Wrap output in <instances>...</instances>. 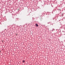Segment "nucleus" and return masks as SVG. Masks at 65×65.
<instances>
[{"label": "nucleus", "instance_id": "nucleus-1", "mask_svg": "<svg viewBox=\"0 0 65 65\" xmlns=\"http://www.w3.org/2000/svg\"><path fill=\"white\" fill-rule=\"evenodd\" d=\"M64 16V14H61L60 15V16L61 17H62L63 16Z\"/></svg>", "mask_w": 65, "mask_h": 65}, {"label": "nucleus", "instance_id": "nucleus-2", "mask_svg": "<svg viewBox=\"0 0 65 65\" xmlns=\"http://www.w3.org/2000/svg\"><path fill=\"white\" fill-rule=\"evenodd\" d=\"M36 26H37V27H38V25L37 24H36Z\"/></svg>", "mask_w": 65, "mask_h": 65}, {"label": "nucleus", "instance_id": "nucleus-3", "mask_svg": "<svg viewBox=\"0 0 65 65\" xmlns=\"http://www.w3.org/2000/svg\"><path fill=\"white\" fill-rule=\"evenodd\" d=\"M47 19H48V18H49V17L48 16H47Z\"/></svg>", "mask_w": 65, "mask_h": 65}, {"label": "nucleus", "instance_id": "nucleus-4", "mask_svg": "<svg viewBox=\"0 0 65 65\" xmlns=\"http://www.w3.org/2000/svg\"><path fill=\"white\" fill-rule=\"evenodd\" d=\"M44 14H45V11H44Z\"/></svg>", "mask_w": 65, "mask_h": 65}, {"label": "nucleus", "instance_id": "nucleus-5", "mask_svg": "<svg viewBox=\"0 0 65 65\" xmlns=\"http://www.w3.org/2000/svg\"><path fill=\"white\" fill-rule=\"evenodd\" d=\"M25 62V61H23V63H24V62Z\"/></svg>", "mask_w": 65, "mask_h": 65}, {"label": "nucleus", "instance_id": "nucleus-6", "mask_svg": "<svg viewBox=\"0 0 65 65\" xmlns=\"http://www.w3.org/2000/svg\"><path fill=\"white\" fill-rule=\"evenodd\" d=\"M56 20H56V19H55V21H56Z\"/></svg>", "mask_w": 65, "mask_h": 65}, {"label": "nucleus", "instance_id": "nucleus-7", "mask_svg": "<svg viewBox=\"0 0 65 65\" xmlns=\"http://www.w3.org/2000/svg\"><path fill=\"white\" fill-rule=\"evenodd\" d=\"M17 34H16V35H17Z\"/></svg>", "mask_w": 65, "mask_h": 65}]
</instances>
